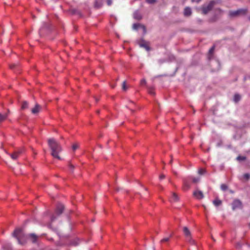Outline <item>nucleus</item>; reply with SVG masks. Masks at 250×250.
Listing matches in <instances>:
<instances>
[{
    "label": "nucleus",
    "instance_id": "nucleus-46",
    "mask_svg": "<svg viewBox=\"0 0 250 250\" xmlns=\"http://www.w3.org/2000/svg\"><path fill=\"white\" fill-rule=\"evenodd\" d=\"M195 1V0H192V2Z\"/></svg>",
    "mask_w": 250,
    "mask_h": 250
},
{
    "label": "nucleus",
    "instance_id": "nucleus-31",
    "mask_svg": "<svg viewBox=\"0 0 250 250\" xmlns=\"http://www.w3.org/2000/svg\"><path fill=\"white\" fill-rule=\"evenodd\" d=\"M79 147V145L77 144H75L72 146V149L73 150H75L77 149Z\"/></svg>",
    "mask_w": 250,
    "mask_h": 250
},
{
    "label": "nucleus",
    "instance_id": "nucleus-13",
    "mask_svg": "<svg viewBox=\"0 0 250 250\" xmlns=\"http://www.w3.org/2000/svg\"><path fill=\"white\" fill-rule=\"evenodd\" d=\"M179 200V197L175 193H172V196L171 198V202H177Z\"/></svg>",
    "mask_w": 250,
    "mask_h": 250
},
{
    "label": "nucleus",
    "instance_id": "nucleus-37",
    "mask_svg": "<svg viewBox=\"0 0 250 250\" xmlns=\"http://www.w3.org/2000/svg\"><path fill=\"white\" fill-rule=\"evenodd\" d=\"M112 3V0H107V4L108 6H110Z\"/></svg>",
    "mask_w": 250,
    "mask_h": 250
},
{
    "label": "nucleus",
    "instance_id": "nucleus-36",
    "mask_svg": "<svg viewBox=\"0 0 250 250\" xmlns=\"http://www.w3.org/2000/svg\"><path fill=\"white\" fill-rule=\"evenodd\" d=\"M205 172V170L204 169H200L198 171V173L200 174H203Z\"/></svg>",
    "mask_w": 250,
    "mask_h": 250
},
{
    "label": "nucleus",
    "instance_id": "nucleus-45",
    "mask_svg": "<svg viewBox=\"0 0 250 250\" xmlns=\"http://www.w3.org/2000/svg\"><path fill=\"white\" fill-rule=\"evenodd\" d=\"M95 100H96V101L97 102L98 101V99H97V98H96V99H95Z\"/></svg>",
    "mask_w": 250,
    "mask_h": 250
},
{
    "label": "nucleus",
    "instance_id": "nucleus-3",
    "mask_svg": "<svg viewBox=\"0 0 250 250\" xmlns=\"http://www.w3.org/2000/svg\"><path fill=\"white\" fill-rule=\"evenodd\" d=\"M247 12V9H239L235 11H229V18H233L245 15Z\"/></svg>",
    "mask_w": 250,
    "mask_h": 250
},
{
    "label": "nucleus",
    "instance_id": "nucleus-42",
    "mask_svg": "<svg viewBox=\"0 0 250 250\" xmlns=\"http://www.w3.org/2000/svg\"><path fill=\"white\" fill-rule=\"evenodd\" d=\"M14 66H15V65H11V66H10L11 68H13Z\"/></svg>",
    "mask_w": 250,
    "mask_h": 250
},
{
    "label": "nucleus",
    "instance_id": "nucleus-33",
    "mask_svg": "<svg viewBox=\"0 0 250 250\" xmlns=\"http://www.w3.org/2000/svg\"><path fill=\"white\" fill-rule=\"evenodd\" d=\"M148 92L151 95H154V90H153V88H149Z\"/></svg>",
    "mask_w": 250,
    "mask_h": 250
},
{
    "label": "nucleus",
    "instance_id": "nucleus-47",
    "mask_svg": "<svg viewBox=\"0 0 250 250\" xmlns=\"http://www.w3.org/2000/svg\"><path fill=\"white\" fill-rule=\"evenodd\" d=\"M249 226H250V223L249 224Z\"/></svg>",
    "mask_w": 250,
    "mask_h": 250
},
{
    "label": "nucleus",
    "instance_id": "nucleus-38",
    "mask_svg": "<svg viewBox=\"0 0 250 250\" xmlns=\"http://www.w3.org/2000/svg\"><path fill=\"white\" fill-rule=\"evenodd\" d=\"M69 168L71 170H72L74 168V167L73 165H72V164H70L69 165Z\"/></svg>",
    "mask_w": 250,
    "mask_h": 250
},
{
    "label": "nucleus",
    "instance_id": "nucleus-40",
    "mask_svg": "<svg viewBox=\"0 0 250 250\" xmlns=\"http://www.w3.org/2000/svg\"><path fill=\"white\" fill-rule=\"evenodd\" d=\"M165 175L164 174H162L160 176V179H163L165 178Z\"/></svg>",
    "mask_w": 250,
    "mask_h": 250
},
{
    "label": "nucleus",
    "instance_id": "nucleus-23",
    "mask_svg": "<svg viewBox=\"0 0 250 250\" xmlns=\"http://www.w3.org/2000/svg\"><path fill=\"white\" fill-rule=\"evenodd\" d=\"M79 240L78 239H74L71 242V245L73 246H77L79 244Z\"/></svg>",
    "mask_w": 250,
    "mask_h": 250
},
{
    "label": "nucleus",
    "instance_id": "nucleus-8",
    "mask_svg": "<svg viewBox=\"0 0 250 250\" xmlns=\"http://www.w3.org/2000/svg\"><path fill=\"white\" fill-rule=\"evenodd\" d=\"M41 109V107L38 104H36L35 107L31 110V112L33 114H37L39 113Z\"/></svg>",
    "mask_w": 250,
    "mask_h": 250
},
{
    "label": "nucleus",
    "instance_id": "nucleus-43",
    "mask_svg": "<svg viewBox=\"0 0 250 250\" xmlns=\"http://www.w3.org/2000/svg\"><path fill=\"white\" fill-rule=\"evenodd\" d=\"M217 10H218V11H219L220 12H222V10H221V9H220V8H218Z\"/></svg>",
    "mask_w": 250,
    "mask_h": 250
},
{
    "label": "nucleus",
    "instance_id": "nucleus-12",
    "mask_svg": "<svg viewBox=\"0 0 250 250\" xmlns=\"http://www.w3.org/2000/svg\"><path fill=\"white\" fill-rule=\"evenodd\" d=\"M133 17L134 19L137 20H141L142 19V16L140 12L138 11H135L133 14Z\"/></svg>",
    "mask_w": 250,
    "mask_h": 250
},
{
    "label": "nucleus",
    "instance_id": "nucleus-32",
    "mask_svg": "<svg viewBox=\"0 0 250 250\" xmlns=\"http://www.w3.org/2000/svg\"><path fill=\"white\" fill-rule=\"evenodd\" d=\"M146 83V80L144 79L141 80L140 82V84L142 85H145Z\"/></svg>",
    "mask_w": 250,
    "mask_h": 250
},
{
    "label": "nucleus",
    "instance_id": "nucleus-28",
    "mask_svg": "<svg viewBox=\"0 0 250 250\" xmlns=\"http://www.w3.org/2000/svg\"><path fill=\"white\" fill-rule=\"evenodd\" d=\"M214 46H212L209 50L208 51V54H209V55H212V54H213V52H214Z\"/></svg>",
    "mask_w": 250,
    "mask_h": 250
},
{
    "label": "nucleus",
    "instance_id": "nucleus-41",
    "mask_svg": "<svg viewBox=\"0 0 250 250\" xmlns=\"http://www.w3.org/2000/svg\"><path fill=\"white\" fill-rule=\"evenodd\" d=\"M55 219L56 217L54 215H53L51 218V221H53Z\"/></svg>",
    "mask_w": 250,
    "mask_h": 250
},
{
    "label": "nucleus",
    "instance_id": "nucleus-5",
    "mask_svg": "<svg viewBox=\"0 0 250 250\" xmlns=\"http://www.w3.org/2000/svg\"><path fill=\"white\" fill-rule=\"evenodd\" d=\"M232 209L235 210L237 208H242V203L240 200L235 199L231 204Z\"/></svg>",
    "mask_w": 250,
    "mask_h": 250
},
{
    "label": "nucleus",
    "instance_id": "nucleus-15",
    "mask_svg": "<svg viewBox=\"0 0 250 250\" xmlns=\"http://www.w3.org/2000/svg\"><path fill=\"white\" fill-rule=\"evenodd\" d=\"M103 5L102 0H96L95 2V6L96 8H100Z\"/></svg>",
    "mask_w": 250,
    "mask_h": 250
},
{
    "label": "nucleus",
    "instance_id": "nucleus-35",
    "mask_svg": "<svg viewBox=\"0 0 250 250\" xmlns=\"http://www.w3.org/2000/svg\"><path fill=\"white\" fill-rule=\"evenodd\" d=\"M23 152V149L22 148H21V149H19V150L16 151V152H18V154L19 155H20Z\"/></svg>",
    "mask_w": 250,
    "mask_h": 250
},
{
    "label": "nucleus",
    "instance_id": "nucleus-22",
    "mask_svg": "<svg viewBox=\"0 0 250 250\" xmlns=\"http://www.w3.org/2000/svg\"><path fill=\"white\" fill-rule=\"evenodd\" d=\"M7 117V114H1L0 113V122L4 120Z\"/></svg>",
    "mask_w": 250,
    "mask_h": 250
},
{
    "label": "nucleus",
    "instance_id": "nucleus-39",
    "mask_svg": "<svg viewBox=\"0 0 250 250\" xmlns=\"http://www.w3.org/2000/svg\"><path fill=\"white\" fill-rule=\"evenodd\" d=\"M244 178H245L248 179L249 178L250 175H249V174L246 173V174H244Z\"/></svg>",
    "mask_w": 250,
    "mask_h": 250
},
{
    "label": "nucleus",
    "instance_id": "nucleus-20",
    "mask_svg": "<svg viewBox=\"0 0 250 250\" xmlns=\"http://www.w3.org/2000/svg\"><path fill=\"white\" fill-rule=\"evenodd\" d=\"M241 99V97L239 94H236L234 96V101L236 103L240 101Z\"/></svg>",
    "mask_w": 250,
    "mask_h": 250
},
{
    "label": "nucleus",
    "instance_id": "nucleus-30",
    "mask_svg": "<svg viewBox=\"0 0 250 250\" xmlns=\"http://www.w3.org/2000/svg\"><path fill=\"white\" fill-rule=\"evenodd\" d=\"M156 0H146V2L149 4H153L156 2Z\"/></svg>",
    "mask_w": 250,
    "mask_h": 250
},
{
    "label": "nucleus",
    "instance_id": "nucleus-10",
    "mask_svg": "<svg viewBox=\"0 0 250 250\" xmlns=\"http://www.w3.org/2000/svg\"><path fill=\"white\" fill-rule=\"evenodd\" d=\"M139 45L141 47L145 48L147 51H149L150 50V48L148 45L144 41H142L139 43Z\"/></svg>",
    "mask_w": 250,
    "mask_h": 250
},
{
    "label": "nucleus",
    "instance_id": "nucleus-9",
    "mask_svg": "<svg viewBox=\"0 0 250 250\" xmlns=\"http://www.w3.org/2000/svg\"><path fill=\"white\" fill-rule=\"evenodd\" d=\"M133 29L134 30H137L138 29L139 27H141L143 29V30H144V31H146V28H145V26L144 25H141L140 24H139V23H134L133 24Z\"/></svg>",
    "mask_w": 250,
    "mask_h": 250
},
{
    "label": "nucleus",
    "instance_id": "nucleus-4",
    "mask_svg": "<svg viewBox=\"0 0 250 250\" xmlns=\"http://www.w3.org/2000/svg\"><path fill=\"white\" fill-rule=\"evenodd\" d=\"M219 2V0H213L210 1L207 6H204L202 7L203 13L204 14H207L212 9L213 7L215 5V4Z\"/></svg>",
    "mask_w": 250,
    "mask_h": 250
},
{
    "label": "nucleus",
    "instance_id": "nucleus-27",
    "mask_svg": "<svg viewBox=\"0 0 250 250\" xmlns=\"http://www.w3.org/2000/svg\"><path fill=\"white\" fill-rule=\"evenodd\" d=\"M122 89L123 90H124V91H125L127 89V87L126 86V82H125V81H124L123 83V84H122Z\"/></svg>",
    "mask_w": 250,
    "mask_h": 250
},
{
    "label": "nucleus",
    "instance_id": "nucleus-6",
    "mask_svg": "<svg viewBox=\"0 0 250 250\" xmlns=\"http://www.w3.org/2000/svg\"><path fill=\"white\" fill-rule=\"evenodd\" d=\"M193 196L197 199H202L204 198V196L203 192L198 189L193 192Z\"/></svg>",
    "mask_w": 250,
    "mask_h": 250
},
{
    "label": "nucleus",
    "instance_id": "nucleus-19",
    "mask_svg": "<svg viewBox=\"0 0 250 250\" xmlns=\"http://www.w3.org/2000/svg\"><path fill=\"white\" fill-rule=\"evenodd\" d=\"M28 104L26 101L23 102L21 105V109L24 110L28 108Z\"/></svg>",
    "mask_w": 250,
    "mask_h": 250
},
{
    "label": "nucleus",
    "instance_id": "nucleus-7",
    "mask_svg": "<svg viewBox=\"0 0 250 250\" xmlns=\"http://www.w3.org/2000/svg\"><path fill=\"white\" fill-rule=\"evenodd\" d=\"M64 209V206L62 204H59L57 206V209H56V213L58 215H60L62 213L63 210Z\"/></svg>",
    "mask_w": 250,
    "mask_h": 250
},
{
    "label": "nucleus",
    "instance_id": "nucleus-34",
    "mask_svg": "<svg viewBox=\"0 0 250 250\" xmlns=\"http://www.w3.org/2000/svg\"><path fill=\"white\" fill-rule=\"evenodd\" d=\"M23 152V149L22 148H21V149H19V150L16 151V152H18V154L19 155H20Z\"/></svg>",
    "mask_w": 250,
    "mask_h": 250
},
{
    "label": "nucleus",
    "instance_id": "nucleus-1",
    "mask_svg": "<svg viewBox=\"0 0 250 250\" xmlns=\"http://www.w3.org/2000/svg\"><path fill=\"white\" fill-rule=\"evenodd\" d=\"M13 235L17 239L19 243L21 245L24 244L27 237L30 238L33 243H35L38 238L37 236L34 233L29 234L28 236L25 235L21 229H16L13 232Z\"/></svg>",
    "mask_w": 250,
    "mask_h": 250
},
{
    "label": "nucleus",
    "instance_id": "nucleus-2",
    "mask_svg": "<svg viewBox=\"0 0 250 250\" xmlns=\"http://www.w3.org/2000/svg\"><path fill=\"white\" fill-rule=\"evenodd\" d=\"M48 144L51 150V155L54 158L60 160L61 158L59 154L62 150L60 144L53 138L49 139Z\"/></svg>",
    "mask_w": 250,
    "mask_h": 250
},
{
    "label": "nucleus",
    "instance_id": "nucleus-25",
    "mask_svg": "<svg viewBox=\"0 0 250 250\" xmlns=\"http://www.w3.org/2000/svg\"><path fill=\"white\" fill-rule=\"evenodd\" d=\"M221 188L222 190L225 191L228 189V186L226 184H222L221 185Z\"/></svg>",
    "mask_w": 250,
    "mask_h": 250
},
{
    "label": "nucleus",
    "instance_id": "nucleus-14",
    "mask_svg": "<svg viewBox=\"0 0 250 250\" xmlns=\"http://www.w3.org/2000/svg\"><path fill=\"white\" fill-rule=\"evenodd\" d=\"M183 232L185 237L191 235V232L189 229L187 227H184L183 228Z\"/></svg>",
    "mask_w": 250,
    "mask_h": 250
},
{
    "label": "nucleus",
    "instance_id": "nucleus-11",
    "mask_svg": "<svg viewBox=\"0 0 250 250\" xmlns=\"http://www.w3.org/2000/svg\"><path fill=\"white\" fill-rule=\"evenodd\" d=\"M191 14V10L190 8L187 7L184 10V15L186 16H189Z\"/></svg>",
    "mask_w": 250,
    "mask_h": 250
},
{
    "label": "nucleus",
    "instance_id": "nucleus-16",
    "mask_svg": "<svg viewBox=\"0 0 250 250\" xmlns=\"http://www.w3.org/2000/svg\"><path fill=\"white\" fill-rule=\"evenodd\" d=\"M186 240L190 244H194L195 243L194 240L192 239L191 234L185 237Z\"/></svg>",
    "mask_w": 250,
    "mask_h": 250
},
{
    "label": "nucleus",
    "instance_id": "nucleus-24",
    "mask_svg": "<svg viewBox=\"0 0 250 250\" xmlns=\"http://www.w3.org/2000/svg\"><path fill=\"white\" fill-rule=\"evenodd\" d=\"M237 160L238 161H244L246 159V157L245 156H239L237 157Z\"/></svg>",
    "mask_w": 250,
    "mask_h": 250
},
{
    "label": "nucleus",
    "instance_id": "nucleus-17",
    "mask_svg": "<svg viewBox=\"0 0 250 250\" xmlns=\"http://www.w3.org/2000/svg\"><path fill=\"white\" fill-rule=\"evenodd\" d=\"M213 203L214 206L217 207L222 204V201L218 199H216L213 201Z\"/></svg>",
    "mask_w": 250,
    "mask_h": 250
},
{
    "label": "nucleus",
    "instance_id": "nucleus-18",
    "mask_svg": "<svg viewBox=\"0 0 250 250\" xmlns=\"http://www.w3.org/2000/svg\"><path fill=\"white\" fill-rule=\"evenodd\" d=\"M10 155L11 158L14 160H16L19 156V155L18 154V152H16V151H15L13 153L10 154Z\"/></svg>",
    "mask_w": 250,
    "mask_h": 250
},
{
    "label": "nucleus",
    "instance_id": "nucleus-21",
    "mask_svg": "<svg viewBox=\"0 0 250 250\" xmlns=\"http://www.w3.org/2000/svg\"><path fill=\"white\" fill-rule=\"evenodd\" d=\"M184 188L185 189H188L190 187V186H189L188 182L186 180H184Z\"/></svg>",
    "mask_w": 250,
    "mask_h": 250
},
{
    "label": "nucleus",
    "instance_id": "nucleus-26",
    "mask_svg": "<svg viewBox=\"0 0 250 250\" xmlns=\"http://www.w3.org/2000/svg\"><path fill=\"white\" fill-rule=\"evenodd\" d=\"M171 236V235H170L169 237L165 238L161 240V243L166 242L169 241V238Z\"/></svg>",
    "mask_w": 250,
    "mask_h": 250
},
{
    "label": "nucleus",
    "instance_id": "nucleus-44",
    "mask_svg": "<svg viewBox=\"0 0 250 250\" xmlns=\"http://www.w3.org/2000/svg\"><path fill=\"white\" fill-rule=\"evenodd\" d=\"M201 0H196V1L197 2H199L200 1H201Z\"/></svg>",
    "mask_w": 250,
    "mask_h": 250
},
{
    "label": "nucleus",
    "instance_id": "nucleus-29",
    "mask_svg": "<svg viewBox=\"0 0 250 250\" xmlns=\"http://www.w3.org/2000/svg\"><path fill=\"white\" fill-rule=\"evenodd\" d=\"M192 182L194 183H197L200 181L199 178H193L192 179Z\"/></svg>",
    "mask_w": 250,
    "mask_h": 250
}]
</instances>
